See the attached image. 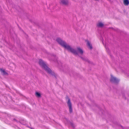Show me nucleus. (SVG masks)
Listing matches in <instances>:
<instances>
[{
    "instance_id": "obj_9",
    "label": "nucleus",
    "mask_w": 129,
    "mask_h": 129,
    "mask_svg": "<svg viewBox=\"0 0 129 129\" xmlns=\"http://www.w3.org/2000/svg\"><path fill=\"white\" fill-rule=\"evenodd\" d=\"M104 26V24L101 22H99L97 24V26L99 27H103Z\"/></svg>"
},
{
    "instance_id": "obj_14",
    "label": "nucleus",
    "mask_w": 129,
    "mask_h": 129,
    "mask_svg": "<svg viewBox=\"0 0 129 129\" xmlns=\"http://www.w3.org/2000/svg\"><path fill=\"white\" fill-rule=\"evenodd\" d=\"M98 108L101 110V109H100V107H98Z\"/></svg>"
},
{
    "instance_id": "obj_12",
    "label": "nucleus",
    "mask_w": 129,
    "mask_h": 129,
    "mask_svg": "<svg viewBox=\"0 0 129 129\" xmlns=\"http://www.w3.org/2000/svg\"><path fill=\"white\" fill-rule=\"evenodd\" d=\"M36 95L38 97H39L41 96V94L38 92H36Z\"/></svg>"
},
{
    "instance_id": "obj_1",
    "label": "nucleus",
    "mask_w": 129,
    "mask_h": 129,
    "mask_svg": "<svg viewBox=\"0 0 129 129\" xmlns=\"http://www.w3.org/2000/svg\"><path fill=\"white\" fill-rule=\"evenodd\" d=\"M56 41L61 46L75 55H77L78 53H81V49L80 47L78 48L77 50V51H76L74 49L72 48L65 42L63 41L60 39L57 38L56 39Z\"/></svg>"
},
{
    "instance_id": "obj_13",
    "label": "nucleus",
    "mask_w": 129,
    "mask_h": 129,
    "mask_svg": "<svg viewBox=\"0 0 129 129\" xmlns=\"http://www.w3.org/2000/svg\"><path fill=\"white\" fill-rule=\"evenodd\" d=\"M83 53V50L81 49V55Z\"/></svg>"
},
{
    "instance_id": "obj_8",
    "label": "nucleus",
    "mask_w": 129,
    "mask_h": 129,
    "mask_svg": "<svg viewBox=\"0 0 129 129\" xmlns=\"http://www.w3.org/2000/svg\"><path fill=\"white\" fill-rule=\"evenodd\" d=\"M123 3L124 5L128 6L129 5V1L128 0H123Z\"/></svg>"
},
{
    "instance_id": "obj_6",
    "label": "nucleus",
    "mask_w": 129,
    "mask_h": 129,
    "mask_svg": "<svg viewBox=\"0 0 129 129\" xmlns=\"http://www.w3.org/2000/svg\"><path fill=\"white\" fill-rule=\"evenodd\" d=\"M85 41L87 42L86 45L88 46V48L91 50L92 49V47L91 43L88 40H86Z\"/></svg>"
},
{
    "instance_id": "obj_15",
    "label": "nucleus",
    "mask_w": 129,
    "mask_h": 129,
    "mask_svg": "<svg viewBox=\"0 0 129 129\" xmlns=\"http://www.w3.org/2000/svg\"><path fill=\"white\" fill-rule=\"evenodd\" d=\"M121 126V127L122 128H123V126Z\"/></svg>"
},
{
    "instance_id": "obj_11",
    "label": "nucleus",
    "mask_w": 129,
    "mask_h": 129,
    "mask_svg": "<svg viewBox=\"0 0 129 129\" xmlns=\"http://www.w3.org/2000/svg\"><path fill=\"white\" fill-rule=\"evenodd\" d=\"M92 96V94L91 93H90L88 95L87 97L89 99H91Z\"/></svg>"
},
{
    "instance_id": "obj_7",
    "label": "nucleus",
    "mask_w": 129,
    "mask_h": 129,
    "mask_svg": "<svg viewBox=\"0 0 129 129\" xmlns=\"http://www.w3.org/2000/svg\"><path fill=\"white\" fill-rule=\"evenodd\" d=\"M60 3L64 5H67L68 4V1L67 0H61Z\"/></svg>"
},
{
    "instance_id": "obj_4",
    "label": "nucleus",
    "mask_w": 129,
    "mask_h": 129,
    "mask_svg": "<svg viewBox=\"0 0 129 129\" xmlns=\"http://www.w3.org/2000/svg\"><path fill=\"white\" fill-rule=\"evenodd\" d=\"M67 98L68 99V101L67 103L69 107L70 112L71 113L72 112V104L70 99L68 97Z\"/></svg>"
},
{
    "instance_id": "obj_10",
    "label": "nucleus",
    "mask_w": 129,
    "mask_h": 129,
    "mask_svg": "<svg viewBox=\"0 0 129 129\" xmlns=\"http://www.w3.org/2000/svg\"><path fill=\"white\" fill-rule=\"evenodd\" d=\"M0 70L3 73V74L4 75H8V73L6 72L4 70H3L2 69H0Z\"/></svg>"
},
{
    "instance_id": "obj_2",
    "label": "nucleus",
    "mask_w": 129,
    "mask_h": 129,
    "mask_svg": "<svg viewBox=\"0 0 129 129\" xmlns=\"http://www.w3.org/2000/svg\"><path fill=\"white\" fill-rule=\"evenodd\" d=\"M39 64L49 74H52V71L41 59H40Z\"/></svg>"
},
{
    "instance_id": "obj_5",
    "label": "nucleus",
    "mask_w": 129,
    "mask_h": 129,
    "mask_svg": "<svg viewBox=\"0 0 129 129\" xmlns=\"http://www.w3.org/2000/svg\"><path fill=\"white\" fill-rule=\"evenodd\" d=\"M81 59L84 61L87 62L89 64H92L93 63L92 62L89 60L85 56L84 57H81Z\"/></svg>"
},
{
    "instance_id": "obj_3",
    "label": "nucleus",
    "mask_w": 129,
    "mask_h": 129,
    "mask_svg": "<svg viewBox=\"0 0 129 129\" xmlns=\"http://www.w3.org/2000/svg\"><path fill=\"white\" fill-rule=\"evenodd\" d=\"M110 81L112 83L117 84L119 82V80L116 77H114L113 76L111 75Z\"/></svg>"
}]
</instances>
